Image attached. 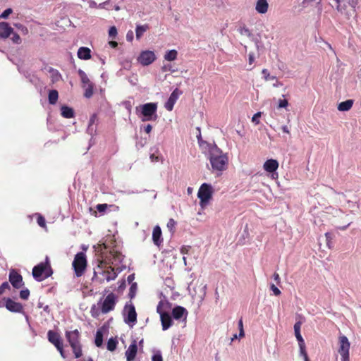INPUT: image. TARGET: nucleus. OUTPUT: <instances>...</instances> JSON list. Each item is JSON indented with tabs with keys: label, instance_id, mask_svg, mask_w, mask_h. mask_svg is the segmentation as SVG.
Segmentation results:
<instances>
[{
	"label": "nucleus",
	"instance_id": "4be33fe9",
	"mask_svg": "<svg viewBox=\"0 0 361 361\" xmlns=\"http://www.w3.org/2000/svg\"><path fill=\"white\" fill-rule=\"evenodd\" d=\"M13 32V28L7 23H0V37L7 38Z\"/></svg>",
	"mask_w": 361,
	"mask_h": 361
},
{
	"label": "nucleus",
	"instance_id": "f03ea898",
	"mask_svg": "<svg viewBox=\"0 0 361 361\" xmlns=\"http://www.w3.org/2000/svg\"><path fill=\"white\" fill-rule=\"evenodd\" d=\"M52 274L53 271L48 257H46L44 262L39 263L32 269V276L37 281H42L49 278Z\"/></svg>",
	"mask_w": 361,
	"mask_h": 361
},
{
	"label": "nucleus",
	"instance_id": "a878e982",
	"mask_svg": "<svg viewBox=\"0 0 361 361\" xmlns=\"http://www.w3.org/2000/svg\"><path fill=\"white\" fill-rule=\"evenodd\" d=\"M269 4L267 0H257L255 9L257 13L264 14L267 12Z\"/></svg>",
	"mask_w": 361,
	"mask_h": 361
},
{
	"label": "nucleus",
	"instance_id": "2f4dec72",
	"mask_svg": "<svg viewBox=\"0 0 361 361\" xmlns=\"http://www.w3.org/2000/svg\"><path fill=\"white\" fill-rule=\"evenodd\" d=\"M178 55V52L175 49H171L168 51L164 55V59L168 61H172L176 59Z\"/></svg>",
	"mask_w": 361,
	"mask_h": 361
},
{
	"label": "nucleus",
	"instance_id": "c9c22d12",
	"mask_svg": "<svg viewBox=\"0 0 361 361\" xmlns=\"http://www.w3.org/2000/svg\"><path fill=\"white\" fill-rule=\"evenodd\" d=\"M116 345H117L116 340L113 338H111L109 339V341L107 342V349L109 351H114L116 348Z\"/></svg>",
	"mask_w": 361,
	"mask_h": 361
},
{
	"label": "nucleus",
	"instance_id": "72a5a7b5",
	"mask_svg": "<svg viewBox=\"0 0 361 361\" xmlns=\"http://www.w3.org/2000/svg\"><path fill=\"white\" fill-rule=\"evenodd\" d=\"M168 305V302H164L163 300H161L157 307V312L161 315V314H165L166 312H164V310L165 308L167 307Z\"/></svg>",
	"mask_w": 361,
	"mask_h": 361
},
{
	"label": "nucleus",
	"instance_id": "1a4fd4ad",
	"mask_svg": "<svg viewBox=\"0 0 361 361\" xmlns=\"http://www.w3.org/2000/svg\"><path fill=\"white\" fill-rule=\"evenodd\" d=\"M78 73L80 78L82 87L85 89L84 96L86 98H90L93 94V83L90 80L87 74L82 70L79 69Z\"/></svg>",
	"mask_w": 361,
	"mask_h": 361
},
{
	"label": "nucleus",
	"instance_id": "ddd939ff",
	"mask_svg": "<svg viewBox=\"0 0 361 361\" xmlns=\"http://www.w3.org/2000/svg\"><path fill=\"white\" fill-rule=\"evenodd\" d=\"M156 59V56L152 51H143L137 58L138 62L142 66H148L152 63Z\"/></svg>",
	"mask_w": 361,
	"mask_h": 361
},
{
	"label": "nucleus",
	"instance_id": "b1692460",
	"mask_svg": "<svg viewBox=\"0 0 361 361\" xmlns=\"http://www.w3.org/2000/svg\"><path fill=\"white\" fill-rule=\"evenodd\" d=\"M197 130L199 131V134L197 135L198 144H199L202 152L207 153V150L209 149L214 144H211L206 141H204L201 136L200 128L199 127H197Z\"/></svg>",
	"mask_w": 361,
	"mask_h": 361
},
{
	"label": "nucleus",
	"instance_id": "338daca9",
	"mask_svg": "<svg viewBox=\"0 0 361 361\" xmlns=\"http://www.w3.org/2000/svg\"><path fill=\"white\" fill-rule=\"evenodd\" d=\"M134 280V274H130L128 276V281L130 283Z\"/></svg>",
	"mask_w": 361,
	"mask_h": 361
},
{
	"label": "nucleus",
	"instance_id": "393cba45",
	"mask_svg": "<svg viewBox=\"0 0 361 361\" xmlns=\"http://www.w3.org/2000/svg\"><path fill=\"white\" fill-rule=\"evenodd\" d=\"M295 336L297 338V341H298V345L300 348V355L302 356L304 359L308 358V355L305 348V343L301 334H296Z\"/></svg>",
	"mask_w": 361,
	"mask_h": 361
},
{
	"label": "nucleus",
	"instance_id": "2eb2a0df",
	"mask_svg": "<svg viewBox=\"0 0 361 361\" xmlns=\"http://www.w3.org/2000/svg\"><path fill=\"white\" fill-rule=\"evenodd\" d=\"M4 300L6 301V308L10 312L20 313L23 311V307L20 303L15 302L9 298H4Z\"/></svg>",
	"mask_w": 361,
	"mask_h": 361
},
{
	"label": "nucleus",
	"instance_id": "13d9d810",
	"mask_svg": "<svg viewBox=\"0 0 361 361\" xmlns=\"http://www.w3.org/2000/svg\"><path fill=\"white\" fill-rule=\"evenodd\" d=\"M190 249V246H184V247H182L180 252L182 254H187Z\"/></svg>",
	"mask_w": 361,
	"mask_h": 361
},
{
	"label": "nucleus",
	"instance_id": "0e129e2a",
	"mask_svg": "<svg viewBox=\"0 0 361 361\" xmlns=\"http://www.w3.org/2000/svg\"><path fill=\"white\" fill-rule=\"evenodd\" d=\"M150 159L152 161H158V157L155 156L154 154H151Z\"/></svg>",
	"mask_w": 361,
	"mask_h": 361
},
{
	"label": "nucleus",
	"instance_id": "f704fd0d",
	"mask_svg": "<svg viewBox=\"0 0 361 361\" xmlns=\"http://www.w3.org/2000/svg\"><path fill=\"white\" fill-rule=\"evenodd\" d=\"M95 120H96V116L95 115H93L91 116L90 121H89V125H88V128H87V131L90 133V134H92L94 132H95V128H94L93 126L94 124V122H95Z\"/></svg>",
	"mask_w": 361,
	"mask_h": 361
},
{
	"label": "nucleus",
	"instance_id": "c85d7f7f",
	"mask_svg": "<svg viewBox=\"0 0 361 361\" xmlns=\"http://www.w3.org/2000/svg\"><path fill=\"white\" fill-rule=\"evenodd\" d=\"M61 115L64 118H71L74 116L73 109L67 106H63L61 109Z\"/></svg>",
	"mask_w": 361,
	"mask_h": 361
},
{
	"label": "nucleus",
	"instance_id": "864d4df0",
	"mask_svg": "<svg viewBox=\"0 0 361 361\" xmlns=\"http://www.w3.org/2000/svg\"><path fill=\"white\" fill-rule=\"evenodd\" d=\"M133 37H134V33L132 30H129L128 32H127V35H126V39L128 41V42H132L133 40Z\"/></svg>",
	"mask_w": 361,
	"mask_h": 361
},
{
	"label": "nucleus",
	"instance_id": "680f3d73",
	"mask_svg": "<svg viewBox=\"0 0 361 361\" xmlns=\"http://www.w3.org/2000/svg\"><path fill=\"white\" fill-rule=\"evenodd\" d=\"M255 60L254 54H249V63L252 64Z\"/></svg>",
	"mask_w": 361,
	"mask_h": 361
},
{
	"label": "nucleus",
	"instance_id": "4468645a",
	"mask_svg": "<svg viewBox=\"0 0 361 361\" xmlns=\"http://www.w3.org/2000/svg\"><path fill=\"white\" fill-rule=\"evenodd\" d=\"M9 281L15 288H20L24 285L22 276L14 269L9 273Z\"/></svg>",
	"mask_w": 361,
	"mask_h": 361
},
{
	"label": "nucleus",
	"instance_id": "dca6fc26",
	"mask_svg": "<svg viewBox=\"0 0 361 361\" xmlns=\"http://www.w3.org/2000/svg\"><path fill=\"white\" fill-rule=\"evenodd\" d=\"M138 350L136 340H133L128 348L126 351V357L127 361H134Z\"/></svg>",
	"mask_w": 361,
	"mask_h": 361
},
{
	"label": "nucleus",
	"instance_id": "5fc2aeb1",
	"mask_svg": "<svg viewBox=\"0 0 361 361\" xmlns=\"http://www.w3.org/2000/svg\"><path fill=\"white\" fill-rule=\"evenodd\" d=\"M240 33L241 34H245L247 36H250L251 35V32L250 31V30L245 27H243L241 30H240Z\"/></svg>",
	"mask_w": 361,
	"mask_h": 361
},
{
	"label": "nucleus",
	"instance_id": "7ed1b4c3",
	"mask_svg": "<svg viewBox=\"0 0 361 361\" xmlns=\"http://www.w3.org/2000/svg\"><path fill=\"white\" fill-rule=\"evenodd\" d=\"M158 105L157 103L149 102L145 104L140 105L136 108L137 111L140 110L142 117L141 121H154L157 119L158 116L157 114Z\"/></svg>",
	"mask_w": 361,
	"mask_h": 361
},
{
	"label": "nucleus",
	"instance_id": "603ef678",
	"mask_svg": "<svg viewBox=\"0 0 361 361\" xmlns=\"http://www.w3.org/2000/svg\"><path fill=\"white\" fill-rule=\"evenodd\" d=\"M107 207H108V205L106 204H99L97 206V209L99 212H104Z\"/></svg>",
	"mask_w": 361,
	"mask_h": 361
},
{
	"label": "nucleus",
	"instance_id": "8fccbe9b",
	"mask_svg": "<svg viewBox=\"0 0 361 361\" xmlns=\"http://www.w3.org/2000/svg\"><path fill=\"white\" fill-rule=\"evenodd\" d=\"M261 116V112H257L252 118V121L255 124H258L259 123V118Z\"/></svg>",
	"mask_w": 361,
	"mask_h": 361
},
{
	"label": "nucleus",
	"instance_id": "e433bc0d",
	"mask_svg": "<svg viewBox=\"0 0 361 361\" xmlns=\"http://www.w3.org/2000/svg\"><path fill=\"white\" fill-rule=\"evenodd\" d=\"M137 286L136 283H133L129 289L128 296L130 299L133 298L136 295Z\"/></svg>",
	"mask_w": 361,
	"mask_h": 361
},
{
	"label": "nucleus",
	"instance_id": "69168bd1",
	"mask_svg": "<svg viewBox=\"0 0 361 361\" xmlns=\"http://www.w3.org/2000/svg\"><path fill=\"white\" fill-rule=\"evenodd\" d=\"M238 328L240 329H243V324L242 319H240L238 322Z\"/></svg>",
	"mask_w": 361,
	"mask_h": 361
},
{
	"label": "nucleus",
	"instance_id": "09e8293b",
	"mask_svg": "<svg viewBox=\"0 0 361 361\" xmlns=\"http://www.w3.org/2000/svg\"><path fill=\"white\" fill-rule=\"evenodd\" d=\"M270 289L273 291L275 295H279L281 293V290L273 283L271 284Z\"/></svg>",
	"mask_w": 361,
	"mask_h": 361
},
{
	"label": "nucleus",
	"instance_id": "7c9ffc66",
	"mask_svg": "<svg viewBox=\"0 0 361 361\" xmlns=\"http://www.w3.org/2000/svg\"><path fill=\"white\" fill-rule=\"evenodd\" d=\"M48 98L50 104H55L59 98L58 92L55 90L49 91Z\"/></svg>",
	"mask_w": 361,
	"mask_h": 361
},
{
	"label": "nucleus",
	"instance_id": "052dcab7",
	"mask_svg": "<svg viewBox=\"0 0 361 361\" xmlns=\"http://www.w3.org/2000/svg\"><path fill=\"white\" fill-rule=\"evenodd\" d=\"M281 129H282L283 133H288V134L290 133L289 129H288L287 126H283L281 127Z\"/></svg>",
	"mask_w": 361,
	"mask_h": 361
},
{
	"label": "nucleus",
	"instance_id": "aec40b11",
	"mask_svg": "<svg viewBox=\"0 0 361 361\" xmlns=\"http://www.w3.org/2000/svg\"><path fill=\"white\" fill-rule=\"evenodd\" d=\"M264 169L269 173H273L279 167V162L276 159H270L264 164Z\"/></svg>",
	"mask_w": 361,
	"mask_h": 361
},
{
	"label": "nucleus",
	"instance_id": "4c0bfd02",
	"mask_svg": "<svg viewBox=\"0 0 361 361\" xmlns=\"http://www.w3.org/2000/svg\"><path fill=\"white\" fill-rule=\"evenodd\" d=\"M288 106V102L287 99H279L278 109L286 108Z\"/></svg>",
	"mask_w": 361,
	"mask_h": 361
},
{
	"label": "nucleus",
	"instance_id": "a211bd4d",
	"mask_svg": "<svg viewBox=\"0 0 361 361\" xmlns=\"http://www.w3.org/2000/svg\"><path fill=\"white\" fill-rule=\"evenodd\" d=\"M179 95H180V92L177 88L176 90H174L173 91V92L171 94L167 102L165 103V108L168 111L173 110V106H174L175 103L176 102Z\"/></svg>",
	"mask_w": 361,
	"mask_h": 361
},
{
	"label": "nucleus",
	"instance_id": "de8ad7c7",
	"mask_svg": "<svg viewBox=\"0 0 361 361\" xmlns=\"http://www.w3.org/2000/svg\"><path fill=\"white\" fill-rule=\"evenodd\" d=\"M37 221L39 226L45 227L46 221H45L44 218L42 216L39 215L37 218Z\"/></svg>",
	"mask_w": 361,
	"mask_h": 361
},
{
	"label": "nucleus",
	"instance_id": "412c9836",
	"mask_svg": "<svg viewBox=\"0 0 361 361\" xmlns=\"http://www.w3.org/2000/svg\"><path fill=\"white\" fill-rule=\"evenodd\" d=\"M162 329L164 331L167 330L173 324L171 317L169 313L161 314L160 315Z\"/></svg>",
	"mask_w": 361,
	"mask_h": 361
},
{
	"label": "nucleus",
	"instance_id": "a18cd8bd",
	"mask_svg": "<svg viewBox=\"0 0 361 361\" xmlns=\"http://www.w3.org/2000/svg\"><path fill=\"white\" fill-rule=\"evenodd\" d=\"M9 288H10L9 283L8 282H6V281L4 282L0 286V295L3 294L6 289H9Z\"/></svg>",
	"mask_w": 361,
	"mask_h": 361
},
{
	"label": "nucleus",
	"instance_id": "9d476101",
	"mask_svg": "<svg viewBox=\"0 0 361 361\" xmlns=\"http://www.w3.org/2000/svg\"><path fill=\"white\" fill-rule=\"evenodd\" d=\"M47 338L48 341L56 348L61 355L64 358L63 345L59 334L53 330H49L47 332Z\"/></svg>",
	"mask_w": 361,
	"mask_h": 361
},
{
	"label": "nucleus",
	"instance_id": "79ce46f5",
	"mask_svg": "<svg viewBox=\"0 0 361 361\" xmlns=\"http://www.w3.org/2000/svg\"><path fill=\"white\" fill-rule=\"evenodd\" d=\"M176 224V222L173 219H170L167 223V228L170 231L173 232V230L175 228Z\"/></svg>",
	"mask_w": 361,
	"mask_h": 361
},
{
	"label": "nucleus",
	"instance_id": "bf43d9fd",
	"mask_svg": "<svg viewBox=\"0 0 361 361\" xmlns=\"http://www.w3.org/2000/svg\"><path fill=\"white\" fill-rule=\"evenodd\" d=\"M274 279L277 282V283H280V277L279 275L277 273L274 274Z\"/></svg>",
	"mask_w": 361,
	"mask_h": 361
},
{
	"label": "nucleus",
	"instance_id": "6e6552de",
	"mask_svg": "<svg viewBox=\"0 0 361 361\" xmlns=\"http://www.w3.org/2000/svg\"><path fill=\"white\" fill-rule=\"evenodd\" d=\"M124 322L130 327H133L137 322V313L135 306L130 304H126L123 310Z\"/></svg>",
	"mask_w": 361,
	"mask_h": 361
},
{
	"label": "nucleus",
	"instance_id": "37998d69",
	"mask_svg": "<svg viewBox=\"0 0 361 361\" xmlns=\"http://www.w3.org/2000/svg\"><path fill=\"white\" fill-rule=\"evenodd\" d=\"M109 35L110 37L115 38L117 35V29L116 27H111L109 30Z\"/></svg>",
	"mask_w": 361,
	"mask_h": 361
},
{
	"label": "nucleus",
	"instance_id": "6e6d98bb",
	"mask_svg": "<svg viewBox=\"0 0 361 361\" xmlns=\"http://www.w3.org/2000/svg\"><path fill=\"white\" fill-rule=\"evenodd\" d=\"M38 307H39V308H43V309H44V310L45 312H49V306H48V305L43 306V304H42V302H38Z\"/></svg>",
	"mask_w": 361,
	"mask_h": 361
},
{
	"label": "nucleus",
	"instance_id": "5701e85b",
	"mask_svg": "<svg viewBox=\"0 0 361 361\" xmlns=\"http://www.w3.org/2000/svg\"><path fill=\"white\" fill-rule=\"evenodd\" d=\"M152 240L154 243L159 246L162 243L161 230L159 226H154L152 232Z\"/></svg>",
	"mask_w": 361,
	"mask_h": 361
},
{
	"label": "nucleus",
	"instance_id": "58836bf2",
	"mask_svg": "<svg viewBox=\"0 0 361 361\" xmlns=\"http://www.w3.org/2000/svg\"><path fill=\"white\" fill-rule=\"evenodd\" d=\"M30 295V291L28 289H24L20 290V297L23 300H27Z\"/></svg>",
	"mask_w": 361,
	"mask_h": 361
},
{
	"label": "nucleus",
	"instance_id": "f8f14e48",
	"mask_svg": "<svg viewBox=\"0 0 361 361\" xmlns=\"http://www.w3.org/2000/svg\"><path fill=\"white\" fill-rule=\"evenodd\" d=\"M99 274L103 276L102 279L99 277L97 271H94L92 280L98 281L99 283H102L104 280L106 281L114 280L117 276L114 269L111 267H110V270H102Z\"/></svg>",
	"mask_w": 361,
	"mask_h": 361
},
{
	"label": "nucleus",
	"instance_id": "9b49d317",
	"mask_svg": "<svg viewBox=\"0 0 361 361\" xmlns=\"http://www.w3.org/2000/svg\"><path fill=\"white\" fill-rule=\"evenodd\" d=\"M350 342L346 336H340V355H341V361H350L349 349Z\"/></svg>",
	"mask_w": 361,
	"mask_h": 361
},
{
	"label": "nucleus",
	"instance_id": "3c124183",
	"mask_svg": "<svg viewBox=\"0 0 361 361\" xmlns=\"http://www.w3.org/2000/svg\"><path fill=\"white\" fill-rule=\"evenodd\" d=\"M11 13H12V9L7 8L1 14L0 17L2 18H6Z\"/></svg>",
	"mask_w": 361,
	"mask_h": 361
},
{
	"label": "nucleus",
	"instance_id": "6ab92c4d",
	"mask_svg": "<svg viewBox=\"0 0 361 361\" xmlns=\"http://www.w3.org/2000/svg\"><path fill=\"white\" fill-rule=\"evenodd\" d=\"M262 73L263 74L264 79L265 81H273L272 86L274 87H281L283 83L280 82L276 76L271 75L269 71L266 68H264L262 71Z\"/></svg>",
	"mask_w": 361,
	"mask_h": 361
},
{
	"label": "nucleus",
	"instance_id": "0eeeda50",
	"mask_svg": "<svg viewBox=\"0 0 361 361\" xmlns=\"http://www.w3.org/2000/svg\"><path fill=\"white\" fill-rule=\"evenodd\" d=\"M116 302V295L114 293H111L106 295L103 301L100 300L98 305L101 307L102 312L103 314H106L114 309Z\"/></svg>",
	"mask_w": 361,
	"mask_h": 361
},
{
	"label": "nucleus",
	"instance_id": "c03bdc74",
	"mask_svg": "<svg viewBox=\"0 0 361 361\" xmlns=\"http://www.w3.org/2000/svg\"><path fill=\"white\" fill-rule=\"evenodd\" d=\"M11 39L13 41V43L15 44H20L21 43V38L20 37V36L16 34V33H13V36L11 37Z\"/></svg>",
	"mask_w": 361,
	"mask_h": 361
},
{
	"label": "nucleus",
	"instance_id": "20e7f679",
	"mask_svg": "<svg viewBox=\"0 0 361 361\" xmlns=\"http://www.w3.org/2000/svg\"><path fill=\"white\" fill-rule=\"evenodd\" d=\"M66 338L71 345L76 358L82 356V346L80 341V332L78 329L66 331Z\"/></svg>",
	"mask_w": 361,
	"mask_h": 361
},
{
	"label": "nucleus",
	"instance_id": "f257e3e1",
	"mask_svg": "<svg viewBox=\"0 0 361 361\" xmlns=\"http://www.w3.org/2000/svg\"><path fill=\"white\" fill-rule=\"evenodd\" d=\"M208 158L213 170L223 171L226 170L228 158L215 144L207 150Z\"/></svg>",
	"mask_w": 361,
	"mask_h": 361
},
{
	"label": "nucleus",
	"instance_id": "473e14b6",
	"mask_svg": "<svg viewBox=\"0 0 361 361\" xmlns=\"http://www.w3.org/2000/svg\"><path fill=\"white\" fill-rule=\"evenodd\" d=\"M94 343L97 347L102 346L103 343V334L100 330H98L96 333Z\"/></svg>",
	"mask_w": 361,
	"mask_h": 361
},
{
	"label": "nucleus",
	"instance_id": "423d86ee",
	"mask_svg": "<svg viewBox=\"0 0 361 361\" xmlns=\"http://www.w3.org/2000/svg\"><path fill=\"white\" fill-rule=\"evenodd\" d=\"M72 265L76 276L80 277L82 276L87 267L85 254L82 252L77 253L75 255Z\"/></svg>",
	"mask_w": 361,
	"mask_h": 361
},
{
	"label": "nucleus",
	"instance_id": "4d7b16f0",
	"mask_svg": "<svg viewBox=\"0 0 361 361\" xmlns=\"http://www.w3.org/2000/svg\"><path fill=\"white\" fill-rule=\"evenodd\" d=\"M152 126L150 124H147L144 127V130L146 133L149 134L151 133Z\"/></svg>",
	"mask_w": 361,
	"mask_h": 361
},
{
	"label": "nucleus",
	"instance_id": "bb28decb",
	"mask_svg": "<svg viewBox=\"0 0 361 361\" xmlns=\"http://www.w3.org/2000/svg\"><path fill=\"white\" fill-rule=\"evenodd\" d=\"M78 57L80 59L88 60L91 58V51L87 47H80L78 50Z\"/></svg>",
	"mask_w": 361,
	"mask_h": 361
},
{
	"label": "nucleus",
	"instance_id": "e2e57ef3",
	"mask_svg": "<svg viewBox=\"0 0 361 361\" xmlns=\"http://www.w3.org/2000/svg\"><path fill=\"white\" fill-rule=\"evenodd\" d=\"M109 44L113 48H116L118 46V43L115 41H110Z\"/></svg>",
	"mask_w": 361,
	"mask_h": 361
},
{
	"label": "nucleus",
	"instance_id": "f3484780",
	"mask_svg": "<svg viewBox=\"0 0 361 361\" xmlns=\"http://www.w3.org/2000/svg\"><path fill=\"white\" fill-rule=\"evenodd\" d=\"M172 316L176 320L183 319V321H186L188 311L183 307L176 306L172 310Z\"/></svg>",
	"mask_w": 361,
	"mask_h": 361
},
{
	"label": "nucleus",
	"instance_id": "774afa93",
	"mask_svg": "<svg viewBox=\"0 0 361 361\" xmlns=\"http://www.w3.org/2000/svg\"><path fill=\"white\" fill-rule=\"evenodd\" d=\"M245 336L244 329L239 330V337L243 338Z\"/></svg>",
	"mask_w": 361,
	"mask_h": 361
},
{
	"label": "nucleus",
	"instance_id": "49530a36",
	"mask_svg": "<svg viewBox=\"0 0 361 361\" xmlns=\"http://www.w3.org/2000/svg\"><path fill=\"white\" fill-rule=\"evenodd\" d=\"M152 361H163L162 356L160 352H158L153 355Z\"/></svg>",
	"mask_w": 361,
	"mask_h": 361
},
{
	"label": "nucleus",
	"instance_id": "a19ab883",
	"mask_svg": "<svg viewBox=\"0 0 361 361\" xmlns=\"http://www.w3.org/2000/svg\"><path fill=\"white\" fill-rule=\"evenodd\" d=\"M15 26L21 32L23 35H27L28 33L27 28L22 24H16Z\"/></svg>",
	"mask_w": 361,
	"mask_h": 361
},
{
	"label": "nucleus",
	"instance_id": "39448f33",
	"mask_svg": "<svg viewBox=\"0 0 361 361\" xmlns=\"http://www.w3.org/2000/svg\"><path fill=\"white\" fill-rule=\"evenodd\" d=\"M214 190L212 186L208 183H203L199 188L197 197L200 199V206L204 209L209 204L212 199Z\"/></svg>",
	"mask_w": 361,
	"mask_h": 361
},
{
	"label": "nucleus",
	"instance_id": "cd10ccee",
	"mask_svg": "<svg viewBox=\"0 0 361 361\" xmlns=\"http://www.w3.org/2000/svg\"><path fill=\"white\" fill-rule=\"evenodd\" d=\"M149 29V26L148 24L137 25L136 26V29H135L136 39H140L142 37V36L143 35V34Z\"/></svg>",
	"mask_w": 361,
	"mask_h": 361
},
{
	"label": "nucleus",
	"instance_id": "ea45409f",
	"mask_svg": "<svg viewBox=\"0 0 361 361\" xmlns=\"http://www.w3.org/2000/svg\"><path fill=\"white\" fill-rule=\"evenodd\" d=\"M302 322L301 321H298L294 324V332L295 335L300 334V328Z\"/></svg>",
	"mask_w": 361,
	"mask_h": 361
},
{
	"label": "nucleus",
	"instance_id": "c756f323",
	"mask_svg": "<svg viewBox=\"0 0 361 361\" xmlns=\"http://www.w3.org/2000/svg\"><path fill=\"white\" fill-rule=\"evenodd\" d=\"M354 104L353 99H348L345 102H340V111L350 110Z\"/></svg>",
	"mask_w": 361,
	"mask_h": 361
}]
</instances>
